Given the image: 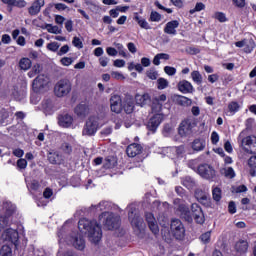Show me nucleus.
I'll list each match as a JSON object with an SVG mask.
<instances>
[{"label":"nucleus","mask_w":256,"mask_h":256,"mask_svg":"<svg viewBox=\"0 0 256 256\" xmlns=\"http://www.w3.org/2000/svg\"><path fill=\"white\" fill-rule=\"evenodd\" d=\"M174 205L182 219H185L187 223H193V219L198 223V225H203L205 223V215L203 210L199 207V204L193 203L191 205V211L187 207L183 200L176 198L174 200Z\"/></svg>","instance_id":"f257e3e1"},{"label":"nucleus","mask_w":256,"mask_h":256,"mask_svg":"<svg viewBox=\"0 0 256 256\" xmlns=\"http://www.w3.org/2000/svg\"><path fill=\"white\" fill-rule=\"evenodd\" d=\"M78 229L81 233H87L88 239L91 243H99L103 237V232L101 231V225L97 221H90L87 218H82L78 222Z\"/></svg>","instance_id":"f03ea898"},{"label":"nucleus","mask_w":256,"mask_h":256,"mask_svg":"<svg viewBox=\"0 0 256 256\" xmlns=\"http://www.w3.org/2000/svg\"><path fill=\"white\" fill-rule=\"evenodd\" d=\"M128 219L133 227L134 231L141 232L143 231L144 222L139 214V209L137 208V204H130L128 206Z\"/></svg>","instance_id":"7ed1b4c3"},{"label":"nucleus","mask_w":256,"mask_h":256,"mask_svg":"<svg viewBox=\"0 0 256 256\" xmlns=\"http://www.w3.org/2000/svg\"><path fill=\"white\" fill-rule=\"evenodd\" d=\"M99 221L102 223V225H104L105 229H108V231H113V229L119 228L120 218L118 215L111 212H103L99 216Z\"/></svg>","instance_id":"20e7f679"},{"label":"nucleus","mask_w":256,"mask_h":256,"mask_svg":"<svg viewBox=\"0 0 256 256\" xmlns=\"http://www.w3.org/2000/svg\"><path fill=\"white\" fill-rule=\"evenodd\" d=\"M197 127V121L193 117H188L179 125L178 134L180 137H189L193 133V130Z\"/></svg>","instance_id":"39448f33"},{"label":"nucleus","mask_w":256,"mask_h":256,"mask_svg":"<svg viewBox=\"0 0 256 256\" xmlns=\"http://www.w3.org/2000/svg\"><path fill=\"white\" fill-rule=\"evenodd\" d=\"M99 129V118L96 116L90 117L83 128L82 135L85 137H93Z\"/></svg>","instance_id":"423d86ee"},{"label":"nucleus","mask_w":256,"mask_h":256,"mask_svg":"<svg viewBox=\"0 0 256 256\" xmlns=\"http://www.w3.org/2000/svg\"><path fill=\"white\" fill-rule=\"evenodd\" d=\"M72 85L71 81L67 79L60 80L54 87V93L56 97H67L71 93Z\"/></svg>","instance_id":"0eeeda50"},{"label":"nucleus","mask_w":256,"mask_h":256,"mask_svg":"<svg viewBox=\"0 0 256 256\" xmlns=\"http://www.w3.org/2000/svg\"><path fill=\"white\" fill-rule=\"evenodd\" d=\"M170 233L181 241V239H185V226L183 222L179 219H172L170 224Z\"/></svg>","instance_id":"6e6552de"},{"label":"nucleus","mask_w":256,"mask_h":256,"mask_svg":"<svg viewBox=\"0 0 256 256\" xmlns=\"http://www.w3.org/2000/svg\"><path fill=\"white\" fill-rule=\"evenodd\" d=\"M32 89L34 93H44L46 89H49V77L38 75L32 82Z\"/></svg>","instance_id":"1a4fd4ad"},{"label":"nucleus","mask_w":256,"mask_h":256,"mask_svg":"<svg viewBox=\"0 0 256 256\" xmlns=\"http://www.w3.org/2000/svg\"><path fill=\"white\" fill-rule=\"evenodd\" d=\"M3 207L6 214L5 216L0 217V231L9 225V221H11V217H13V214L15 213V205L11 202H5Z\"/></svg>","instance_id":"9d476101"},{"label":"nucleus","mask_w":256,"mask_h":256,"mask_svg":"<svg viewBox=\"0 0 256 256\" xmlns=\"http://www.w3.org/2000/svg\"><path fill=\"white\" fill-rule=\"evenodd\" d=\"M238 141H240L241 147L250 151V153H256V137L255 136H247L243 138V133H240L238 137Z\"/></svg>","instance_id":"9b49d317"},{"label":"nucleus","mask_w":256,"mask_h":256,"mask_svg":"<svg viewBox=\"0 0 256 256\" xmlns=\"http://www.w3.org/2000/svg\"><path fill=\"white\" fill-rule=\"evenodd\" d=\"M155 113L148 121L147 123V129L148 131H152V133H155L161 123H163V119H165V115H163L161 112H153Z\"/></svg>","instance_id":"f8f14e48"},{"label":"nucleus","mask_w":256,"mask_h":256,"mask_svg":"<svg viewBox=\"0 0 256 256\" xmlns=\"http://www.w3.org/2000/svg\"><path fill=\"white\" fill-rule=\"evenodd\" d=\"M198 175H200V177L203 179L211 181V179L215 177V169L208 164H201L198 167Z\"/></svg>","instance_id":"ddd939ff"},{"label":"nucleus","mask_w":256,"mask_h":256,"mask_svg":"<svg viewBox=\"0 0 256 256\" xmlns=\"http://www.w3.org/2000/svg\"><path fill=\"white\" fill-rule=\"evenodd\" d=\"M110 109L113 113H121L123 111V100L121 96L113 94L110 98Z\"/></svg>","instance_id":"4468645a"},{"label":"nucleus","mask_w":256,"mask_h":256,"mask_svg":"<svg viewBox=\"0 0 256 256\" xmlns=\"http://www.w3.org/2000/svg\"><path fill=\"white\" fill-rule=\"evenodd\" d=\"M2 239L3 241H10L14 245H17V241H19V232L13 228H8L2 233Z\"/></svg>","instance_id":"2eb2a0df"},{"label":"nucleus","mask_w":256,"mask_h":256,"mask_svg":"<svg viewBox=\"0 0 256 256\" xmlns=\"http://www.w3.org/2000/svg\"><path fill=\"white\" fill-rule=\"evenodd\" d=\"M122 109L127 113V115H131L133 111H135V100L133 99V96L127 95L122 100Z\"/></svg>","instance_id":"dca6fc26"},{"label":"nucleus","mask_w":256,"mask_h":256,"mask_svg":"<svg viewBox=\"0 0 256 256\" xmlns=\"http://www.w3.org/2000/svg\"><path fill=\"white\" fill-rule=\"evenodd\" d=\"M167 101V95L161 94L156 96L152 104V113H161L163 109V104Z\"/></svg>","instance_id":"f3484780"},{"label":"nucleus","mask_w":256,"mask_h":256,"mask_svg":"<svg viewBox=\"0 0 256 256\" xmlns=\"http://www.w3.org/2000/svg\"><path fill=\"white\" fill-rule=\"evenodd\" d=\"M58 125L64 127V129H69L73 125V116L68 113L60 114L58 116Z\"/></svg>","instance_id":"a211bd4d"},{"label":"nucleus","mask_w":256,"mask_h":256,"mask_svg":"<svg viewBox=\"0 0 256 256\" xmlns=\"http://www.w3.org/2000/svg\"><path fill=\"white\" fill-rule=\"evenodd\" d=\"M165 153L170 159H175V157H180V155L185 153V148L183 146L169 147L165 149Z\"/></svg>","instance_id":"6ab92c4d"},{"label":"nucleus","mask_w":256,"mask_h":256,"mask_svg":"<svg viewBox=\"0 0 256 256\" xmlns=\"http://www.w3.org/2000/svg\"><path fill=\"white\" fill-rule=\"evenodd\" d=\"M249 249V242L247 240H239L235 243L234 250L236 252V255L241 256L245 255Z\"/></svg>","instance_id":"aec40b11"},{"label":"nucleus","mask_w":256,"mask_h":256,"mask_svg":"<svg viewBox=\"0 0 256 256\" xmlns=\"http://www.w3.org/2000/svg\"><path fill=\"white\" fill-rule=\"evenodd\" d=\"M146 221L152 233L157 235L159 233V225L157 224V220L155 219V216H153V213H146Z\"/></svg>","instance_id":"412c9836"},{"label":"nucleus","mask_w":256,"mask_h":256,"mask_svg":"<svg viewBox=\"0 0 256 256\" xmlns=\"http://www.w3.org/2000/svg\"><path fill=\"white\" fill-rule=\"evenodd\" d=\"M178 91L180 93H183L184 95H187V93H193L195 91V88L193 87V84L187 80H181L178 85Z\"/></svg>","instance_id":"4be33fe9"},{"label":"nucleus","mask_w":256,"mask_h":256,"mask_svg":"<svg viewBox=\"0 0 256 256\" xmlns=\"http://www.w3.org/2000/svg\"><path fill=\"white\" fill-rule=\"evenodd\" d=\"M142 152L143 147L141 146V144L137 143L130 144L126 149L128 157H137V155H141Z\"/></svg>","instance_id":"5701e85b"},{"label":"nucleus","mask_w":256,"mask_h":256,"mask_svg":"<svg viewBox=\"0 0 256 256\" xmlns=\"http://www.w3.org/2000/svg\"><path fill=\"white\" fill-rule=\"evenodd\" d=\"M178 28H179V21L172 20L165 25L164 33H166V35H177Z\"/></svg>","instance_id":"b1692460"},{"label":"nucleus","mask_w":256,"mask_h":256,"mask_svg":"<svg viewBox=\"0 0 256 256\" xmlns=\"http://www.w3.org/2000/svg\"><path fill=\"white\" fill-rule=\"evenodd\" d=\"M45 5V0H35L31 7L28 9L30 15H39L41 12V7Z\"/></svg>","instance_id":"393cba45"},{"label":"nucleus","mask_w":256,"mask_h":256,"mask_svg":"<svg viewBox=\"0 0 256 256\" xmlns=\"http://www.w3.org/2000/svg\"><path fill=\"white\" fill-rule=\"evenodd\" d=\"M70 243L75 249H78V251H83V249H85V239H83L81 235L72 237Z\"/></svg>","instance_id":"a878e982"},{"label":"nucleus","mask_w":256,"mask_h":256,"mask_svg":"<svg viewBox=\"0 0 256 256\" xmlns=\"http://www.w3.org/2000/svg\"><path fill=\"white\" fill-rule=\"evenodd\" d=\"M195 197L202 205H207L209 203V194L201 189L196 190Z\"/></svg>","instance_id":"bb28decb"},{"label":"nucleus","mask_w":256,"mask_h":256,"mask_svg":"<svg viewBox=\"0 0 256 256\" xmlns=\"http://www.w3.org/2000/svg\"><path fill=\"white\" fill-rule=\"evenodd\" d=\"M107 209H111V203L108 201H102L98 205H92L91 211H94V213H99L100 211H107Z\"/></svg>","instance_id":"cd10ccee"},{"label":"nucleus","mask_w":256,"mask_h":256,"mask_svg":"<svg viewBox=\"0 0 256 256\" xmlns=\"http://www.w3.org/2000/svg\"><path fill=\"white\" fill-rule=\"evenodd\" d=\"M8 7H19L20 9L27 5L25 0H1Z\"/></svg>","instance_id":"c85d7f7f"},{"label":"nucleus","mask_w":256,"mask_h":256,"mask_svg":"<svg viewBox=\"0 0 256 256\" xmlns=\"http://www.w3.org/2000/svg\"><path fill=\"white\" fill-rule=\"evenodd\" d=\"M135 101L137 105H140V107H143V105H147L149 101H151V97L149 94H137L135 96Z\"/></svg>","instance_id":"c756f323"},{"label":"nucleus","mask_w":256,"mask_h":256,"mask_svg":"<svg viewBox=\"0 0 256 256\" xmlns=\"http://www.w3.org/2000/svg\"><path fill=\"white\" fill-rule=\"evenodd\" d=\"M12 95L17 101H21V99L27 95V92L25 91V88L14 87Z\"/></svg>","instance_id":"7c9ffc66"},{"label":"nucleus","mask_w":256,"mask_h":256,"mask_svg":"<svg viewBox=\"0 0 256 256\" xmlns=\"http://www.w3.org/2000/svg\"><path fill=\"white\" fill-rule=\"evenodd\" d=\"M31 65H33V62H31V59L29 58H21L19 61V67L22 71H29L31 69Z\"/></svg>","instance_id":"2f4dec72"},{"label":"nucleus","mask_w":256,"mask_h":256,"mask_svg":"<svg viewBox=\"0 0 256 256\" xmlns=\"http://www.w3.org/2000/svg\"><path fill=\"white\" fill-rule=\"evenodd\" d=\"M176 103L182 107H191L193 101L185 96H176Z\"/></svg>","instance_id":"473e14b6"},{"label":"nucleus","mask_w":256,"mask_h":256,"mask_svg":"<svg viewBox=\"0 0 256 256\" xmlns=\"http://www.w3.org/2000/svg\"><path fill=\"white\" fill-rule=\"evenodd\" d=\"M74 111L77 117H81V118L86 117L88 113L87 105L79 104L78 106H76Z\"/></svg>","instance_id":"72a5a7b5"},{"label":"nucleus","mask_w":256,"mask_h":256,"mask_svg":"<svg viewBox=\"0 0 256 256\" xmlns=\"http://www.w3.org/2000/svg\"><path fill=\"white\" fill-rule=\"evenodd\" d=\"M194 151H203L205 149V140L195 139L192 143Z\"/></svg>","instance_id":"f704fd0d"},{"label":"nucleus","mask_w":256,"mask_h":256,"mask_svg":"<svg viewBox=\"0 0 256 256\" xmlns=\"http://www.w3.org/2000/svg\"><path fill=\"white\" fill-rule=\"evenodd\" d=\"M48 160L53 165H59V163H61V155H59L57 152H50L48 155Z\"/></svg>","instance_id":"c9c22d12"},{"label":"nucleus","mask_w":256,"mask_h":256,"mask_svg":"<svg viewBox=\"0 0 256 256\" xmlns=\"http://www.w3.org/2000/svg\"><path fill=\"white\" fill-rule=\"evenodd\" d=\"M41 71H43V67L40 64H35L27 75L30 79H33V77L39 75Z\"/></svg>","instance_id":"e433bc0d"},{"label":"nucleus","mask_w":256,"mask_h":256,"mask_svg":"<svg viewBox=\"0 0 256 256\" xmlns=\"http://www.w3.org/2000/svg\"><path fill=\"white\" fill-rule=\"evenodd\" d=\"M115 165H117V160L114 157H107L103 163L104 169H113Z\"/></svg>","instance_id":"4c0bfd02"},{"label":"nucleus","mask_w":256,"mask_h":256,"mask_svg":"<svg viewBox=\"0 0 256 256\" xmlns=\"http://www.w3.org/2000/svg\"><path fill=\"white\" fill-rule=\"evenodd\" d=\"M248 166L250 168V175L252 177H255L256 175V156H252L248 160Z\"/></svg>","instance_id":"58836bf2"},{"label":"nucleus","mask_w":256,"mask_h":256,"mask_svg":"<svg viewBox=\"0 0 256 256\" xmlns=\"http://www.w3.org/2000/svg\"><path fill=\"white\" fill-rule=\"evenodd\" d=\"M221 174L224 175L227 179H234L235 170L232 167H226L221 170Z\"/></svg>","instance_id":"ea45409f"},{"label":"nucleus","mask_w":256,"mask_h":256,"mask_svg":"<svg viewBox=\"0 0 256 256\" xmlns=\"http://www.w3.org/2000/svg\"><path fill=\"white\" fill-rule=\"evenodd\" d=\"M134 19L138 23L139 27H141V29H146V30L151 29V26L149 25V22H147V20H145L144 18H141L139 16H135Z\"/></svg>","instance_id":"a19ab883"},{"label":"nucleus","mask_w":256,"mask_h":256,"mask_svg":"<svg viewBox=\"0 0 256 256\" xmlns=\"http://www.w3.org/2000/svg\"><path fill=\"white\" fill-rule=\"evenodd\" d=\"M192 81L197 85H201L203 83V76L197 70L191 72Z\"/></svg>","instance_id":"79ce46f5"},{"label":"nucleus","mask_w":256,"mask_h":256,"mask_svg":"<svg viewBox=\"0 0 256 256\" xmlns=\"http://www.w3.org/2000/svg\"><path fill=\"white\" fill-rule=\"evenodd\" d=\"M241 109V105L236 101H232L228 104V110L232 115H235Z\"/></svg>","instance_id":"37998d69"},{"label":"nucleus","mask_w":256,"mask_h":256,"mask_svg":"<svg viewBox=\"0 0 256 256\" xmlns=\"http://www.w3.org/2000/svg\"><path fill=\"white\" fill-rule=\"evenodd\" d=\"M0 256H13V249L9 245H3L0 249Z\"/></svg>","instance_id":"c03bdc74"},{"label":"nucleus","mask_w":256,"mask_h":256,"mask_svg":"<svg viewBox=\"0 0 256 256\" xmlns=\"http://www.w3.org/2000/svg\"><path fill=\"white\" fill-rule=\"evenodd\" d=\"M45 29L48 31V33H52L54 35L61 34V28L58 26H53L51 24H46Z\"/></svg>","instance_id":"a18cd8bd"},{"label":"nucleus","mask_w":256,"mask_h":256,"mask_svg":"<svg viewBox=\"0 0 256 256\" xmlns=\"http://www.w3.org/2000/svg\"><path fill=\"white\" fill-rule=\"evenodd\" d=\"M157 87L158 89L163 90V89H167L169 87V81L165 78H159L157 80Z\"/></svg>","instance_id":"49530a36"},{"label":"nucleus","mask_w":256,"mask_h":256,"mask_svg":"<svg viewBox=\"0 0 256 256\" xmlns=\"http://www.w3.org/2000/svg\"><path fill=\"white\" fill-rule=\"evenodd\" d=\"M255 49V42L253 40H246V44L244 46L245 53H251Z\"/></svg>","instance_id":"de8ad7c7"},{"label":"nucleus","mask_w":256,"mask_h":256,"mask_svg":"<svg viewBox=\"0 0 256 256\" xmlns=\"http://www.w3.org/2000/svg\"><path fill=\"white\" fill-rule=\"evenodd\" d=\"M214 19H217L219 23H227V16L223 12H215Z\"/></svg>","instance_id":"09e8293b"},{"label":"nucleus","mask_w":256,"mask_h":256,"mask_svg":"<svg viewBox=\"0 0 256 256\" xmlns=\"http://www.w3.org/2000/svg\"><path fill=\"white\" fill-rule=\"evenodd\" d=\"M47 49L48 51H52V53H57V51H59V47H61V45H59L58 42H51L47 44Z\"/></svg>","instance_id":"8fccbe9b"},{"label":"nucleus","mask_w":256,"mask_h":256,"mask_svg":"<svg viewBox=\"0 0 256 256\" xmlns=\"http://www.w3.org/2000/svg\"><path fill=\"white\" fill-rule=\"evenodd\" d=\"M27 187L30 191H39V187H41V185L39 184V181L33 180L27 184Z\"/></svg>","instance_id":"3c124183"},{"label":"nucleus","mask_w":256,"mask_h":256,"mask_svg":"<svg viewBox=\"0 0 256 256\" xmlns=\"http://www.w3.org/2000/svg\"><path fill=\"white\" fill-rule=\"evenodd\" d=\"M212 197L214 201H221V188L215 187L212 190Z\"/></svg>","instance_id":"603ef678"},{"label":"nucleus","mask_w":256,"mask_h":256,"mask_svg":"<svg viewBox=\"0 0 256 256\" xmlns=\"http://www.w3.org/2000/svg\"><path fill=\"white\" fill-rule=\"evenodd\" d=\"M200 241L207 245V243L211 242V231L205 232L200 236Z\"/></svg>","instance_id":"864d4df0"},{"label":"nucleus","mask_w":256,"mask_h":256,"mask_svg":"<svg viewBox=\"0 0 256 256\" xmlns=\"http://www.w3.org/2000/svg\"><path fill=\"white\" fill-rule=\"evenodd\" d=\"M162 17L161 14H159L157 11H152L150 14V21L153 23H159L161 21Z\"/></svg>","instance_id":"5fc2aeb1"},{"label":"nucleus","mask_w":256,"mask_h":256,"mask_svg":"<svg viewBox=\"0 0 256 256\" xmlns=\"http://www.w3.org/2000/svg\"><path fill=\"white\" fill-rule=\"evenodd\" d=\"M147 78L155 81L159 77V73L155 69H150L146 72Z\"/></svg>","instance_id":"6e6d98bb"},{"label":"nucleus","mask_w":256,"mask_h":256,"mask_svg":"<svg viewBox=\"0 0 256 256\" xmlns=\"http://www.w3.org/2000/svg\"><path fill=\"white\" fill-rule=\"evenodd\" d=\"M111 77L112 79H116V81H123L125 79V76L123 75V73L119 71H112Z\"/></svg>","instance_id":"4d7b16f0"},{"label":"nucleus","mask_w":256,"mask_h":256,"mask_svg":"<svg viewBox=\"0 0 256 256\" xmlns=\"http://www.w3.org/2000/svg\"><path fill=\"white\" fill-rule=\"evenodd\" d=\"M9 112L5 110L3 107H0V123H5V120L8 119Z\"/></svg>","instance_id":"13d9d810"},{"label":"nucleus","mask_w":256,"mask_h":256,"mask_svg":"<svg viewBox=\"0 0 256 256\" xmlns=\"http://www.w3.org/2000/svg\"><path fill=\"white\" fill-rule=\"evenodd\" d=\"M72 45L76 47L77 49H83V41H81V38L75 36L72 40Z\"/></svg>","instance_id":"bf43d9fd"},{"label":"nucleus","mask_w":256,"mask_h":256,"mask_svg":"<svg viewBox=\"0 0 256 256\" xmlns=\"http://www.w3.org/2000/svg\"><path fill=\"white\" fill-rule=\"evenodd\" d=\"M73 58L71 57H63L60 60L61 65H63L64 67H69V65H73Z\"/></svg>","instance_id":"052dcab7"},{"label":"nucleus","mask_w":256,"mask_h":256,"mask_svg":"<svg viewBox=\"0 0 256 256\" xmlns=\"http://www.w3.org/2000/svg\"><path fill=\"white\" fill-rule=\"evenodd\" d=\"M164 73H166V75H169L170 77H173V75L177 73V69L175 67L165 66Z\"/></svg>","instance_id":"680f3d73"},{"label":"nucleus","mask_w":256,"mask_h":256,"mask_svg":"<svg viewBox=\"0 0 256 256\" xmlns=\"http://www.w3.org/2000/svg\"><path fill=\"white\" fill-rule=\"evenodd\" d=\"M106 53L109 57H117L118 51L114 47H107Z\"/></svg>","instance_id":"e2e57ef3"},{"label":"nucleus","mask_w":256,"mask_h":256,"mask_svg":"<svg viewBox=\"0 0 256 256\" xmlns=\"http://www.w3.org/2000/svg\"><path fill=\"white\" fill-rule=\"evenodd\" d=\"M109 57L107 56H102L99 58V64L101 65V67H107V65H109Z\"/></svg>","instance_id":"0e129e2a"},{"label":"nucleus","mask_w":256,"mask_h":256,"mask_svg":"<svg viewBox=\"0 0 256 256\" xmlns=\"http://www.w3.org/2000/svg\"><path fill=\"white\" fill-rule=\"evenodd\" d=\"M67 53H69V45H64L57 52V55H59V57H61L63 55H67Z\"/></svg>","instance_id":"69168bd1"},{"label":"nucleus","mask_w":256,"mask_h":256,"mask_svg":"<svg viewBox=\"0 0 256 256\" xmlns=\"http://www.w3.org/2000/svg\"><path fill=\"white\" fill-rule=\"evenodd\" d=\"M211 142L213 145H217L219 143V134L215 131L211 134Z\"/></svg>","instance_id":"338daca9"},{"label":"nucleus","mask_w":256,"mask_h":256,"mask_svg":"<svg viewBox=\"0 0 256 256\" xmlns=\"http://www.w3.org/2000/svg\"><path fill=\"white\" fill-rule=\"evenodd\" d=\"M62 150L64 151V153H67L69 155V153L73 151V148L71 147V144L64 143L62 144Z\"/></svg>","instance_id":"774afa93"}]
</instances>
